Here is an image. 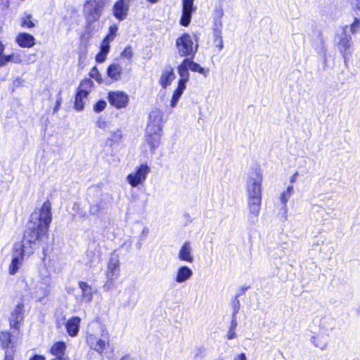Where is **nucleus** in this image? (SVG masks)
Instances as JSON below:
<instances>
[{"mask_svg": "<svg viewBox=\"0 0 360 360\" xmlns=\"http://www.w3.org/2000/svg\"><path fill=\"white\" fill-rule=\"evenodd\" d=\"M52 221L51 203L46 200L41 205L38 217V224L28 227L23 234V242L28 244L31 250L30 255L37 243H41L49 238V226Z\"/></svg>", "mask_w": 360, "mask_h": 360, "instance_id": "nucleus-1", "label": "nucleus"}, {"mask_svg": "<svg viewBox=\"0 0 360 360\" xmlns=\"http://www.w3.org/2000/svg\"><path fill=\"white\" fill-rule=\"evenodd\" d=\"M262 180L263 176L260 167L252 169L248 179V205L250 214L256 217L259 215L261 208Z\"/></svg>", "mask_w": 360, "mask_h": 360, "instance_id": "nucleus-2", "label": "nucleus"}, {"mask_svg": "<svg viewBox=\"0 0 360 360\" xmlns=\"http://www.w3.org/2000/svg\"><path fill=\"white\" fill-rule=\"evenodd\" d=\"M163 123L162 111L158 108L153 109L149 114L145 132V141L152 153L160 145Z\"/></svg>", "mask_w": 360, "mask_h": 360, "instance_id": "nucleus-3", "label": "nucleus"}, {"mask_svg": "<svg viewBox=\"0 0 360 360\" xmlns=\"http://www.w3.org/2000/svg\"><path fill=\"white\" fill-rule=\"evenodd\" d=\"M109 0H86L84 3V16L86 27L91 28L92 25L101 18Z\"/></svg>", "mask_w": 360, "mask_h": 360, "instance_id": "nucleus-4", "label": "nucleus"}, {"mask_svg": "<svg viewBox=\"0 0 360 360\" xmlns=\"http://www.w3.org/2000/svg\"><path fill=\"white\" fill-rule=\"evenodd\" d=\"M176 47L180 57L194 58L198 45L194 43L190 34L184 32L176 39Z\"/></svg>", "mask_w": 360, "mask_h": 360, "instance_id": "nucleus-5", "label": "nucleus"}, {"mask_svg": "<svg viewBox=\"0 0 360 360\" xmlns=\"http://www.w3.org/2000/svg\"><path fill=\"white\" fill-rule=\"evenodd\" d=\"M94 87V82L89 78H84L79 84L74 96L73 108L77 111L84 109L86 99Z\"/></svg>", "mask_w": 360, "mask_h": 360, "instance_id": "nucleus-6", "label": "nucleus"}, {"mask_svg": "<svg viewBox=\"0 0 360 360\" xmlns=\"http://www.w3.org/2000/svg\"><path fill=\"white\" fill-rule=\"evenodd\" d=\"M131 68L126 65L122 58H115L106 69V75L111 82H118L122 79L125 72H129Z\"/></svg>", "mask_w": 360, "mask_h": 360, "instance_id": "nucleus-7", "label": "nucleus"}, {"mask_svg": "<svg viewBox=\"0 0 360 360\" xmlns=\"http://www.w3.org/2000/svg\"><path fill=\"white\" fill-rule=\"evenodd\" d=\"M109 104L117 110L126 108L129 103V96L124 91L112 90L107 94Z\"/></svg>", "mask_w": 360, "mask_h": 360, "instance_id": "nucleus-8", "label": "nucleus"}, {"mask_svg": "<svg viewBox=\"0 0 360 360\" xmlns=\"http://www.w3.org/2000/svg\"><path fill=\"white\" fill-rule=\"evenodd\" d=\"M150 169L146 163L141 164L138 166L135 171L127 175V179L128 183L132 187H136L139 184H143L150 172Z\"/></svg>", "mask_w": 360, "mask_h": 360, "instance_id": "nucleus-9", "label": "nucleus"}, {"mask_svg": "<svg viewBox=\"0 0 360 360\" xmlns=\"http://www.w3.org/2000/svg\"><path fill=\"white\" fill-rule=\"evenodd\" d=\"M24 304L18 303L11 314L9 326L11 330H15V335H20V326L24 319Z\"/></svg>", "mask_w": 360, "mask_h": 360, "instance_id": "nucleus-10", "label": "nucleus"}, {"mask_svg": "<svg viewBox=\"0 0 360 360\" xmlns=\"http://www.w3.org/2000/svg\"><path fill=\"white\" fill-rule=\"evenodd\" d=\"M11 330L0 331V347L4 351L15 350V341L22 337V333L17 335H15V330Z\"/></svg>", "mask_w": 360, "mask_h": 360, "instance_id": "nucleus-11", "label": "nucleus"}, {"mask_svg": "<svg viewBox=\"0 0 360 360\" xmlns=\"http://www.w3.org/2000/svg\"><path fill=\"white\" fill-rule=\"evenodd\" d=\"M22 243L20 244L18 248H16L15 246L13 249V250L16 253V255L13 256L11 262V264H9L8 271L11 275H14L18 271L19 266L23 261L25 248H27V247H29L28 244H25L23 242V240H22Z\"/></svg>", "mask_w": 360, "mask_h": 360, "instance_id": "nucleus-12", "label": "nucleus"}, {"mask_svg": "<svg viewBox=\"0 0 360 360\" xmlns=\"http://www.w3.org/2000/svg\"><path fill=\"white\" fill-rule=\"evenodd\" d=\"M131 0H117L112 7V13L118 21L124 20L129 14Z\"/></svg>", "mask_w": 360, "mask_h": 360, "instance_id": "nucleus-13", "label": "nucleus"}, {"mask_svg": "<svg viewBox=\"0 0 360 360\" xmlns=\"http://www.w3.org/2000/svg\"><path fill=\"white\" fill-rule=\"evenodd\" d=\"M196 9L194 6V0H182V13L179 23L184 27L189 25L192 13Z\"/></svg>", "mask_w": 360, "mask_h": 360, "instance_id": "nucleus-14", "label": "nucleus"}, {"mask_svg": "<svg viewBox=\"0 0 360 360\" xmlns=\"http://www.w3.org/2000/svg\"><path fill=\"white\" fill-rule=\"evenodd\" d=\"M15 42L20 48L27 49L32 48L36 44V40L34 36L25 32H19L16 35Z\"/></svg>", "mask_w": 360, "mask_h": 360, "instance_id": "nucleus-15", "label": "nucleus"}, {"mask_svg": "<svg viewBox=\"0 0 360 360\" xmlns=\"http://www.w3.org/2000/svg\"><path fill=\"white\" fill-rule=\"evenodd\" d=\"M82 319L78 316L69 318L65 323L66 332L70 337H76L79 331Z\"/></svg>", "mask_w": 360, "mask_h": 360, "instance_id": "nucleus-16", "label": "nucleus"}, {"mask_svg": "<svg viewBox=\"0 0 360 360\" xmlns=\"http://www.w3.org/2000/svg\"><path fill=\"white\" fill-rule=\"evenodd\" d=\"M67 345L63 341H56L52 344L49 349V353L51 354L53 358H61L63 359H68L66 355Z\"/></svg>", "mask_w": 360, "mask_h": 360, "instance_id": "nucleus-17", "label": "nucleus"}, {"mask_svg": "<svg viewBox=\"0 0 360 360\" xmlns=\"http://www.w3.org/2000/svg\"><path fill=\"white\" fill-rule=\"evenodd\" d=\"M352 47V38L351 37L345 34L342 37L338 43V48L340 53L346 60L347 58L351 56Z\"/></svg>", "mask_w": 360, "mask_h": 360, "instance_id": "nucleus-18", "label": "nucleus"}, {"mask_svg": "<svg viewBox=\"0 0 360 360\" xmlns=\"http://www.w3.org/2000/svg\"><path fill=\"white\" fill-rule=\"evenodd\" d=\"M175 79L174 70L172 66H167L162 72L159 83L163 89H166L169 86L172 81Z\"/></svg>", "mask_w": 360, "mask_h": 360, "instance_id": "nucleus-19", "label": "nucleus"}, {"mask_svg": "<svg viewBox=\"0 0 360 360\" xmlns=\"http://www.w3.org/2000/svg\"><path fill=\"white\" fill-rule=\"evenodd\" d=\"M107 277L110 279H114L120 274V261L117 257H111L107 266Z\"/></svg>", "mask_w": 360, "mask_h": 360, "instance_id": "nucleus-20", "label": "nucleus"}, {"mask_svg": "<svg viewBox=\"0 0 360 360\" xmlns=\"http://www.w3.org/2000/svg\"><path fill=\"white\" fill-rule=\"evenodd\" d=\"M179 259L181 261L192 263L193 262V257L191 255V244L188 241L185 242L179 252Z\"/></svg>", "mask_w": 360, "mask_h": 360, "instance_id": "nucleus-21", "label": "nucleus"}, {"mask_svg": "<svg viewBox=\"0 0 360 360\" xmlns=\"http://www.w3.org/2000/svg\"><path fill=\"white\" fill-rule=\"evenodd\" d=\"M78 286L82 291V299L88 302H91L94 295L92 287L86 282L82 281L78 282Z\"/></svg>", "mask_w": 360, "mask_h": 360, "instance_id": "nucleus-22", "label": "nucleus"}, {"mask_svg": "<svg viewBox=\"0 0 360 360\" xmlns=\"http://www.w3.org/2000/svg\"><path fill=\"white\" fill-rule=\"evenodd\" d=\"M110 42L102 39L99 48V51L98 52L95 57L97 63H101L106 60L107 55L108 54L110 50Z\"/></svg>", "mask_w": 360, "mask_h": 360, "instance_id": "nucleus-23", "label": "nucleus"}, {"mask_svg": "<svg viewBox=\"0 0 360 360\" xmlns=\"http://www.w3.org/2000/svg\"><path fill=\"white\" fill-rule=\"evenodd\" d=\"M188 70H190L188 67V59L184 58L177 66V71L180 76L179 80H183L185 84L189 80L190 75Z\"/></svg>", "mask_w": 360, "mask_h": 360, "instance_id": "nucleus-24", "label": "nucleus"}, {"mask_svg": "<svg viewBox=\"0 0 360 360\" xmlns=\"http://www.w3.org/2000/svg\"><path fill=\"white\" fill-rule=\"evenodd\" d=\"M22 62V58L20 54L11 53L9 55H1L0 58V67L6 65L8 63L20 64Z\"/></svg>", "mask_w": 360, "mask_h": 360, "instance_id": "nucleus-25", "label": "nucleus"}, {"mask_svg": "<svg viewBox=\"0 0 360 360\" xmlns=\"http://www.w3.org/2000/svg\"><path fill=\"white\" fill-rule=\"evenodd\" d=\"M109 346V336L108 334L106 333L104 339L98 338L96 341V343L93 345L91 349L96 351V352L102 354L105 349Z\"/></svg>", "mask_w": 360, "mask_h": 360, "instance_id": "nucleus-26", "label": "nucleus"}, {"mask_svg": "<svg viewBox=\"0 0 360 360\" xmlns=\"http://www.w3.org/2000/svg\"><path fill=\"white\" fill-rule=\"evenodd\" d=\"M134 52L131 46H127L123 51L120 53L119 57L117 58H122V60L126 63V65L131 68L132 65V58Z\"/></svg>", "mask_w": 360, "mask_h": 360, "instance_id": "nucleus-27", "label": "nucleus"}, {"mask_svg": "<svg viewBox=\"0 0 360 360\" xmlns=\"http://www.w3.org/2000/svg\"><path fill=\"white\" fill-rule=\"evenodd\" d=\"M185 89L186 84L184 83L183 80H179L177 87L174 90L171 100V105L172 107L176 105Z\"/></svg>", "mask_w": 360, "mask_h": 360, "instance_id": "nucleus-28", "label": "nucleus"}, {"mask_svg": "<svg viewBox=\"0 0 360 360\" xmlns=\"http://www.w3.org/2000/svg\"><path fill=\"white\" fill-rule=\"evenodd\" d=\"M192 271L186 266H181L176 274V281L181 283L188 279L192 276Z\"/></svg>", "mask_w": 360, "mask_h": 360, "instance_id": "nucleus-29", "label": "nucleus"}, {"mask_svg": "<svg viewBox=\"0 0 360 360\" xmlns=\"http://www.w3.org/2000/svg\"><path fill=\"white\" fill-rule=\"evenodd\" d=\"M188 59V67L192 72H198L202 75L204 77H207L209 73L208 68H204L201 67L198 63L193 61L194 58Z\"/></svg>", "mask_w": 360, "mask_h": 360, "instance_id": "nucleus-30", "label": "nucleus"}, {"mask_svg": "<svg viewBox=\"0 0 360 360\" xmlns=\"http://www.w3.org/2000/svg\"><path fill=\"white\" fill-rule=\"evenodd\" d=\"M311 342L314 345L321 349H324L327 347V341L322 335H316L311 338Z\"/></svg>", "mask_w": 360, "mask_h": 360, "instance_id": "nucleus-31", "label": "nucleus"}, {"mask_svg": "<svg viewBox=\"0 0 360 360\" xmlns=\"http://www.w3.org/2000/svg\"><path fill=\"white\" fill-rule=\"evenodd\" d=\"M118 27L117 25L113 24L109 26L107 34L103 37V39L111 42L114 40L117 36Z\"/></svg>", "mask_w": 360, "mask_h": 360, "instance_id": "nucleus-32", "label": "nucleus"}, {"mask_svg": "<svg viewBox=\"0 0 360 360\" xmlns=\"http://www.w3.org/2000/svg\"><path fill=\"white\" fill-rule=\"evenodd\" d=\"M20 26L23 28L32 29L35 26L30 14L25 15L20 19Z\"/></svg>", "mask_w": 360, "mask_h": 360, "instance_id": "nucleus-33", "label": "nucleus"}, {"mask_svg": "<svg viewBox=\"0 0 360 360\" xmlns=\"http://www.w3.org/2000/svg\"><path fill=\"white\" fill-rule=\"evenodd\" d=\"M89 75L90 77L89 79H95V81L99 84H102L103 82L102 75L101 74L96 66H94L91 68L89 72Z\"/></svg>", "mask_w": 360, "mask_h": 360, "instance_id": "nucleus-34", "label": "nucleus"}, {"mask_svg": "<svg viewBox=\"0 0 360 360\" xmlns=\"http://www.w3.org/2000/svg\"><path fill=\"white\" fill-rule=\"evenodd\" d=\"M237 327V321L235 316V314H233V317L231 321V325L229 328V331L226 335L228 340H232L236 337V334L235 333L236 328Z\"/></svg>", "mask_w": 360, "mask_h": 360, "instance_id": "nucleus-35", "label": "nucleus"}, {"mask_svg": "<svg viewBox=\"0 0 360 360\" xmlns=\"http://www.w3.org/2000/svg\"><path fill=\"white\" fill-rule=\"evenodd\" d=\"M106 106L107 103L104 100L101 99L94 104L93 110L95 112L99 113L103 111L106 108Z\"/></svg>", "mask_w": 360, "mask_h": 360, "instance_id": "nucleus-36", "label": "nucleus"}, {"mask_svg": "<svg viewBox=\"0 0 360 360\" xmlns=\"http://www.w3.org/2000/svg\"><path fill=\"white\" fill-rule=\"evenodd\" d=\"M293 191L292 186H288L285 192H283L280 197L281 201L283 205H285L288 202V198L291 195Z\"/></svg>", "mask_w": 360, "mask_h": 360, "instance_id": "nucleus-37", "label": "nucleus"}, {"mask_svg": "<svg viewBox=\"0 0 360 360\" xmlns=\"http://www.w3.org/2000/svg\"><path fill=\"white\" fill-rule=\"evenodd\" d=\"M98 338H97V336L94 334H92V333L86 334V335L85 337V341L91 349L93 347V345L96 343V341L97 340Z\"/></svg>", "mask_w": 360, "mask_h": 360, "instance_id": "nucleus-38", "label": "nucleus"}, {"mask_svg": "<svg viewBox=\"0 0 360 360\" xmlns=\"http://www.w3.org/2000/svg\"><path fill=\"white\" fill-rule=\"evenodd\" d=\"M350 32L354 34L360 29V20L354 18V21L349 25Z\"/></svg>", "mask_w": 360, "mask_h": 360, "instance_id": "nucleus-39", "label": "nucleus"}, {"mask_svg": "<svg viewBox=\"0 0 360 360\" xmlns=\"http://www.w3.org/2000/svg\"><path fill=\"white\" fill-rule=\"evenodd\" d=\"M222 22L221 19H214L213 30L214 34H221Z\"/></svg>", "mask_w": 360, "mask_h": 360, "instance_id": "nucleus-40", "label": "nucleus"}, {"mask_svg": "<svg viewBox=\"0 0 360 360\" xmlns=\"http://www.w3.org/2000/svg\"><path fill=\"white\" fill-rule=\"evenodd\" d=\"M214 43L216 44V47L220 51L223 49V39L221 34H214Z\"/></svg>", "mask_w": 360, "mask_h": 360, "instance_id": "nucleus-41", "label": "nucleus"}, {"mask_svg": "<svg viewBox=\"0 0 360 360\" xmlns=\"http://www.w3.org/2000/svg\"><path fill=\"white\" fill-rule=\"evenodd\" d=\"M96 124L99 129H105L108 127V122L103 117H99L97 120Z\"/></svg>", "mask_w": 360, "mask_h": 360, "instance_id": "nucleus-42", "label": "nucleus"}, {"mask_svg": "<svg viewBox=\"0 0 360 360\" xmlns=\"http://www.w3.org/2000/svg\"><path fill=\"white\" fill-rule=\"evenodd\" d=\"M122 137V131L120 129H117L111 134V139L112 141H119Z\"/></svg>", "mask_w": 360, "mask_h": 360, "instance_id": "nucleus-43", "label": "nucleus"}, {"mask_svg": "<svg viewBox=\"0 0 360 360\" xmlns=\"http://www.w3.org/2000/svg\"><path fill=\"white\" fill-rule=\"evenodd\" d=\"M214 14L215 19H221L224 15V10H223L222 6L216 8L214 10Z\"/></svg>", "mask_w": 360, "mask_h": 360, "instance_id": "nucleus-44", "label": "nucleus"}, {"mask_svg": "<svg viewBox=\"0 0 360 360\" xmlns=\"http://www.w3.org/2000/svg\"><path fill=\"white\" fill-rule=\"evenodd\" d=\"M15 350L5 351L4 360H14Z\"/></svg>", "mask_w": 360, "mask_h": 360, "instance_id": "nucleus-45", "label": "nucleus"}, {"mask_svg": "<svg viewBox=\"0 0 360 360\" xmlns=\"http://www.w3.org/2000/svg\"><path fill=\"white\" fill-rule=\"evenodd\" d=\"M92 37L91 30H85L80 37L81 40L88 41Z\"/></svg>", "mask_w": 360, "mask_h": 360, "instance_id": "nucleus-46", "label": "nucleus"}, {"mask_svg": "<svg viewBox=\"0 0 360 360\" xmlns=\"http://www.w3.org/2000/svg\"><path fill=\"white\" fill-rule=\"evenodd\" d=\"M29 360H46V357L42 354H33Z\"/></svg>", "mask_w": 360, "mask_h": 360, "instance_id": "nucleus-47", "label": "nucleus"}, {"mask_svg": "<svg viewBox=\"0 0 360 360\" xmlns=\"http://www.w3.org/2000/svg\"><path fill=\"white\" fill-rule=\"evenodd\" d=\"M61 102H62V98L60 96V94L59 93L58 94V97L56 101V105H55V107H54V111H57L60 106V104H61Z\"/></svg>", "mask_w": 360, "mask_h": 360, "instance_id": "nucleus-48", "label": "nucleus"}, {"mask_svg": "<svg viewBox=\"0 0 360 360\" xmlns=\"http://www.w3.org/2000/svg\"><path fill=\"white\" fill-rule=\"evenodd\" d=\"M239 295H237L235 298V300H234V302H233V305H234V308H235V311L233 312V314H236L238 313V308H239V300H238V297Z\"/></svg>", "mask_w": 360, "mask_h": 360, "instance_id": "nucleus-49", "label": "nucleus"}, {"mask_svg": "<svg viewBox=\"0 0 360 360\" xmlns=\"http://www.w3.org/2000/svg\"><path fill=\"white\" fill-rule=\"evenodd\" d=\"M235 360H247L245 354L240 353V354L236 356V357L235 358Z\"/></svg>", "mask_w": 360, "mask_h": 360, "instance_id": "nucleus-50", "label": "nucleus"}, {"mask_svg": "<svg viewBox=\"0 0 360 360\" xmlns=\"http://www.w3.org/2000/svg\"><path fill=\"white\" fill-rule=\"evenodd\" d=\"M298 175V172H295L291 177H290V182L294 183L296 181V178Z\"/></svg>", "mask_w": 360, "mask_h": 360, "instance_id": "nucleus-51", "label": "nucleus"}, {"mask_svg": "<svg viewBox=\"0 0 360 360\" xmlns=\"http://www.w3.org/2000/svg\"><path fill=\"white\" fill-rule=\"evenodd\" d=\"M119 360H129V355L122 356Z\"/></svg>", "mask_w": 360, "mask_h": 360, "instance_id": "nucleus-52", "label": "nucleus"}, {"mask_svg": "<svg viewBox=\"0 0 360 360\" xmlns=\"http://www.w3.org/2000/svg\"><path fill=\"white\" fill-rule=\"evenodd\" d=\"M159 0H147L148 2H149L150 4H155Z\"/></svg>", "mask_w": 360, "mask_h": 360, "instance_id": "nucleus-53", "label": "nucleus"}, {"mask_svg": "<svg viewBox=\"0 0 360 360\" xmlns=\"http://www.w3.org/2000/svg\"><path fill=\"white\" fill-rule=\"evenodd\" d=\"M356 8L360 10V0L357 2Z\"/></svg>", "mask_w": 360, "mask_h": 360, "instance_id": "nucleus-54", "label": "nucleus"}, {"mask_svg": "<svg viewBox=\"0 0 360 360\" xmlns=\"http://www.w3.org/2000/svg\"><path fill=\"white\" fill-rule=\"evenodd\" d=\"M249 288V287H244V288H242V292H245Z\"/></svg>", "mask_w": 360, "mask_h": 360, "instance_id": "nucleus-55", "label": "nucleus"}, {"mask_svg": "<svg viewBox=\"0 0 360 360\" xmlns=\"http://www.w3.org/2000/svg\"><path fill=\"white\" fill-rule=\"evenodd\" d=\"M50 360H68V359H63L61 358H52Z\"/></svg>", "mask_w": 360, "mask_h": 360, "instance_id": "nucleus-56", "label": "nucleus"}, {"mask_svg": "<svg viewBox=\"0 0 360 360\" xmlns=\"http://www.w3.org/2000/svg\"><path fill=\"white\" fill-rule=\"evenodd\" d=\"M60 326H61V323L59 321H57L56 322V327L57 328H60Z\"/></svg>", "mask_w": 360, "mask_h": 360, "instance_id": "nucleus-57", "label": "nucleus"}, {"mask_svg": "<svg viewBox=\"0 0 360 360\" xmlns=\"http://www.w3.org/2000/svg\"><path fill=\"white\" fill-rule=\"evenodd\" d=\"M46 256V250L44 249V259H45Z\"/></svg>", "mask_w": 360, "mask_h": 360, "instance_id": "nucleus-58", "label": "nucleus"}, {"mask_svg": "<svg viewBox=\"0 0 360 360\" xmlns=\"http://www.w3.org/2000/svg\"><path fill=\"white\" fill-rule=\"evenodd\" d=\"M328 360H329V359H328Z\"/></svg>", "mask_w": 360, "mask_h": 360, "instance_id": "nucleus-59", "label": "nucleus"}]
</instances>
